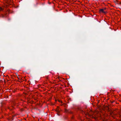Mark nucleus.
I'll return each mask as SVG.
<instances>
[{"instance_id":"6","label":"nucleus","mask_w":121,"mask_h":121,"mask_svg":"<svg viewBox=\"0 0 121 121\" xmlns=\"http://www.w3.org/2000/svg\"><path fill=\"white\" fill-rule=\"evenodd\" d=\"M17 77L20 80V79L18 77Z\"/></svg>"},{"instance_id":"7","label":"nucleus","mask_w":121,"mask_h":121,"mask_svg":"<svg viewBox=\"0 0 121 121\" xmlns=\"http://www.w3.org/2000/svg\"><path fill=\"white\" fill-rule=\"evenodd\" d=\"M104 9V10H105L106 9V8H105Z\"/></svg>"},{"instance_id":"3","label":"nucleus","mask_w":121,"mask_h":121,"mask_svg":"<svg viewBox=\"0 0 121 121\" xmlns=\"http://www.w3.org/2000/svg\"><path fill=\"white\" fill-rule=\"evenodd\" d=\"M56 111L57 112V113H59L60 112V111L58 109H56ZM57 114L59 116H60V115L58 113H57Z\"/></svg>"},{"instance_id":"8","label":"nucleus","mask_w":121,"mask_h":121,"mask_svg":"<svg viewBox=\"0 0 121 121\" xmlns=\"http://www.w3.org/2000/svg\"><path fill=\"white\" fill-rule=\"evenodd\" d=\"M13 92H15V91H13Z\"/></svg>"},{"instance_id":"2","label":"nucleus","mask_w":121,"mask_h":121,"mask_svg":"<svg viewBox=\"0 0 121 121\" xmlns=\"http://www.w3.org/2000/svg\"><path fill=\"white\" fill-rule=\"evenodd\" d=\"M65 112L67 113H72V112L69 110L67 109H65Z\"/></svg>"},{"instance_id":"5","label":"nucleus","mask_w":121,"mask_h":121,"mask_svg":"<svg viewBox=\"0 0 121 121\" xmlns=\"http://www.w3.org/2000/svg\"><path fill=\"white\" fill-rule=\"evenodd\" d=\"M3 10V9L1 8H0V10Z\"/></svg>"},{"instance_id":"4","label":"nucleus","mask_w":121,"mask_h":121,"mask_svg":"<svg viewBox=\"0 0 121 121\" xmlns=\"http://www.w3.org/2000/svg\"><path fill=\"white\" fill-rule=\"evenodd\" d=\"M7 16L6 15V14H5L4 15L3 14L1 15V17H7Z\"/></svg>"},{"instance_id":"1","label":"nucleus","mask_w":121,"mask_h":121,"mask_svg":"<svg viewBox=\"0 0 121 121\" xmlns=\"http://www.w3.org/2000/svg\"><path fill=\"white\" fill-rule=\"evenodd\" d=\"M104 9H99V12L100 13H102L105 14L106 13V12L104 11Z\"/></svg>"}]
</instances>
